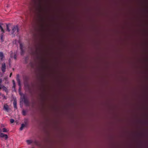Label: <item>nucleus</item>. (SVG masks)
Segmentation results:
<instances>
[{
    "label": "nucleus",
    "mask_w": 148,
    "mask_h": 148,
    "mask_svg": "<svg viewBox=\"0 0 148 148\" xmlns=\"http://www.w3.org/2000/svg\"><path fill=\"white\" fill-rule=\"evenodd\" d=\"M21 51H22V47H21Z\"/></svg>",
    "instance_id": "obj_17"
},
{
    "label": "nucleus",
    "mask_w": 148,
    "mask_h": 148,
    "mask_svg": "<svg viewBox=\"0 0 148 148\" xmlns=\"http://www.w3.org/2000/svg\"><path fill=\"white\" fill-rule=\"evenodd\" d=\"M25 124H22L21 125V127L20 128V130H23V128L25 127Z\"/></svg>",
    "instance_id": "obj_6"
},
{
    "label": "nucleus",
    "mask_w": 148,
    "mask_h": 148,
    "mask_svg": "<svg viewBox=\"0 0 148 148\" xmlns=\"http://www.w3.org/2000/svg\"><path fill=\"white\" fill-rule=\"evenodd\" d=\"M0 57L1 60L2 61L4 57V55L3 53L1 52H0Z\"/></svg>",
    "instance_id": "obj_5"
},
{
    "label": "nucleus",
    "mask_w": 148,
    "mask_h": 148,
    "mask_svg": "<svg viewBox=\"0 0 148 148\" xmlns=\"http://www.w3.org/2000/svg\"><path fill=\"white\" fill-rule=\"evenodd\" d=\"M14 58L15 60H16V55H14Z\"/></svg>",
    "instance_id": "obj_14"
},
{
    "label": "nucleus",
    "mask_w": 148,
    "mask_h": 148,
    "mask_svg": "<svg viewBox=\"0 0 148 148\" xmlns=\"http://www.w3.org/2000/svg\"><path fill=\"white\" fill-rule=\"evenodd\" d=\"M3 88L5 91L6 90V88L4 86L3 87Z\"/></svg>",
    "instance_id": "obj_15"
},
{
    "label": "nucleus",
    "mask_w": 148,
    "mask_h": 148,
    "mask_svg": "<svg viewBox=\"0 0 148 148\" xmlns=\"http://www.w3.org/2000/svg\"><path fill=\"white\" fill-rule=\"evenodd\" d=\"M7 130L5 128H3V132H7Z\"/></svg>",
    "instance_id": "obj_10"
},
{
    "label": "nucleus",
    "mask_w": 148,
    "mask_h": 148,
    "mask_svg": "<svg viewBox=\"0 0 148 148\" xmlns=\"http://www.w3.org/2000/svg\"><path fill=\"white\" fill-rule=\"evenodd\" d=\"M2 97H3V98H4V99H5V97L4 95H2Z\"/></svg>",
    "instance_id": "obj_16"
},
{
    "label": "nucleus",
    "mask_w": 148,
    "mask_h": 148,
    "mask_svg": "<svg viewBox=\"0 0 148 148\" xmlns=\"http://www.w3.org/2000/svg\"><path fill=\"white\" fill-rule=\"evenodd\" d=\"M13 82V87H14L15 86V82H14V80H13L12 81Z\"/></svg>",
    "instance_id": "obj_13"
},
{
    "label": "nucleus",
    "mask_w": 148,
    "mask_h": 148,
    "mask_svg": "<svg viewBox=\"0 0 148 148\" xmlns=\"http://www.w3.org/2000/svg\"><path fill=\"white\" fill-rule=\"evenodd\" d=\"M6 66L5 63H3L2 64L1 67V70L2 71L4 72L5 71V70Z\"/></svg>",
    "instance_id": "obj_2"
},
{
    "label": "nucleus",
    "mask_w": 148,
    "mask_h": 148,
    "mask_svg": "<svg viewBox=\"0 0 148 148\" xmlns=\"http://www.w3.org/2000/svg\"><path fill=\"white\" fill-rule=\"evenodd\" d=\"M0 29H1V31L3 32V33H4V30L3 29L2 27L0 25Z\"/></svg>",
    "instance_id": "obj_9"
},
{
    "label": "nucleus",
    "mask_w": 148,
    "mask_h": 148,
    "mask_svg": "<svg viewBox=\"0 0 148 148\" xmlns=\"http://www.w3.org/2000/svg\"><path fill=\"white\" fill-rule=\"evenodd\" d=\"M1 42H3L4 41L3 38V35H1Z\"/></svg>",
    "instance_id": "obj_8"
},
{
    "label": "nucleus",
    "mask_w": 148,
    "mask_h": 148,
    "mask_svg": "<svg viewBox=\"0 0 148 148\" xmlns=\"http://www.w3.org/2000/svg\"><path fill=\"white\" fill-rule=\"evenodd\" d=\"M4 109L6 111H8L9 110V107L8 105L6 104H5L4 105Z\"/></svg>",
    "instance_id": "obj_4"
},
{
    "label": "nucleus",
    "mask_w": 148,
    "mask_h": 148,
    "mask_svg": "<svg viewBox=\"0 0 148 148\" xmlns=\"http://www.w3.org/2000/svg\"><path fill=\"white\" fill-rule=\"evenodd\" d=\"M10 122L11 123H12L14 122V120L13 119H11L10 120Z\"/></svg>",
    "instance_id": "obj_11"
},
{
    "label": "nucleus",
    "mask_w": 148,
    "mask_h": 148,
    "mask_svg": "<svg viewBox=\"0 0 148 148\" xmlns=\"http://www.w3.org/2000/svg\"><path fill=\"white\" fill-rule=\"evenodd\" d=\"M23 114L24 115V114H25L24 113V112H23Z\"/></svg>",
    "instance_id": "obj_18"
},
{
    "label": "nucleus",
    "mask_w": 148,
    "mask_h": 148,
    "mask_svg": "<svg viewBox=\"0 0 148 148\" xmlns=\"http://www.w3.org/2000/svg\"><path fill=\"white\" fill-rule=\"evenodd\" d=\"M16 101L14 100V101L13 104L14 105V107L15 108H16Z\"/></svg>",
    "instance_id": "obj_7"
},
{
    "label": "nucleus",
    "mask_w": 148,
    "mask_h": 148,
    "mask_svg": "<svg viewBox=\"0 0 148 148\" xmlns=\"http://www.w3.org/2000/svg\"><path fill=\"white\" fill-rule=\"evenodd\" d=\"M26 141L28 145L31 144L33 142V140L31 139L27 140Z\"/></svg>",
    "instance_id": "obj_3"
},
{
    "label": "nucleus",
    "mask_w": 148,
    "mask_h": 148,
    "mask_svg": "<svg viewBox=\"0 0 148 148\" xmlns=\"http://www.w3.org/2000/svg\"><path fill=\"white\" fill-rule=\"evenodd\" d=\"M46 71V68H42V71Z\"/></svg>",
    "instance_id": "obj_12"
},
{
    "label": "nucleus",
    "mask_w": 148,
    "mask_h": 148,
    "mask_svg": "<svg viewBox=\"0 0 148 148\" xmlns=\"http://www.w3.org/2000/svg\"><path fill=\"white\" fill-rule=\"evenodd\" d=\"M6 29L9 34L12 35V37L15 36L18 34L19 29L17 25L9 24L6 25Z\"/></svg>",
    "instance_id": "obj_1"
}]
</instances>
